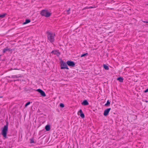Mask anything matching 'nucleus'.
I'll return each instance as SVG.
<instances>
[{
    "label": "nucleus",
    "mask_w": 148,
    "mask_h": 148,
    "mask_svg": "<svg viewBox=\"0 0 148 148\" xmlns=\"http://www.w3.org/2000/svg\"><path fill=\"white\" fill-rule=\"evenodd\" d=\"M110 102L109 100H108L107 101V103L105 104V106H110Z\"/></svg>",
    "instance_id": "2eb2a0df"
},
{
    "label": "nucleus",
    "mask_w": 148,
    "mask_h": 148,
    "mask_svg": "<svg viewBox=\"0 0 148 148\" xmlns=\"http://www.w3.org/2000/svg\"><path fill=\"white\" fill-rule=\"evenodd\" d=\"M88 55V53H85V54H82L81 55V57H83L84 56H87Z\"/></svg>",
    "instance_id": "dca6fc26"
},
{
    "label": "nucleus",
    "mask_w": 148,
    "mask_h": 148,
    "mask_svg": "<svg viewBox=\"0 0 148 148\" xmlns=\"http://www.w3.org/2000/svg\"><path fill=\"white\" fill-rule=\"evenodd\" d=\"M30 21L29 19H26L25 22L23 23V24L25 25L30 22Z\"/></svg>",
    "instance_id": "ddd939ff"
},
{
    "label": "nucleus",
    "mask_w": 148,
    "mask_h": 148,
    "mask_svg": "<svg viewBox=\"0 0 148 148\" xmlns=\"http://www.w3.org/2000/svg\"><path fill=\"white\" fill-rule=\"evenodd\" d=\"M5 15V14H0V18H3L4 17Z\"/></svg>",
    "instance_id": "a211bd4d"
},
{
    "label": "nucleus",
    "mask_w": 148,
    "mask_h": 148,
    "mask_svg": "<svg viewBox=\"0 0 148 148\" xmlns=\"http://www.w3.org/2000/svg\"><path fill=\"white\" fill-rule=\"evenodd\" d=\"M0 148H3L1 147H0Z\"/></svg>",
    "instance_id": "393cba45"
},
{
    "label": "nucleus",
    "mask_w": 148,
    "mask_h": 148,
    "mask_svg": "<svg viewBox=\"0 0 148 148\" xmlns=\"http://www.w3.org/2000/svg\"><path fill=\"white\" fill-rule=\"evenodd\" d=\"M41 15L45 17H49L51 15V13L47 10H42L40 12Z\"/></svg>",
    "instance_id": "f03ea898"
},
{
    "label": "nucleus",
    "mask_w": 148,
    "mask_h": 148,
    "mask_svg": "<svg viewBox=\"0 0 148 148\" xmlns=\"http://www.w3.org/2000/svg\"><path fill=\"white\" fill-rule=\"evenodd\" d=\"M77 114L78 115H80V116L82 118H84V115L83 113L82 110H80L77 112Z\"/></svg>",
    "instance_id": "0eeeda50"
},
{
    "label": "nucleus",
    "mask_w": 148,
    "mask_h": 148,
    "mask_svg": "<svg viewBox=\"0 0 148 148\" xmlns=\"http://www.w3.org/2000/svg\"><path fill=\"white\" fill-rule=\"evenodd\" d=\"M60 68L61 69H69V68L68 67L66 63L63 60H61L60 61Z\"/></svg>",
    "instance_id": "20e7f679"
},
{
    "label": "nucleus",
    "mask_w": 148,
    "mask_h": 148,
    "mask_svg": "<svg viewBox=\"0 0 148 148\" xmlns=\"http://www.w3.org/2000/svg\"><path fill=\"white\" fill-rule=\"evenodd\" d=\"M34 142V141L33 140H31V143H33Z\"/></svg>",
    "instance_id": "5701e85b"
},
{
    "label": "nucleus",
    "mask_w": 148,
    "mask_h": 148,
    "mask_svg": "<svg viewBox=\"0 0 148 148\" xmlns=\"http://www.w3.org/2000/svg\"><path fill=\"white\" fill-rule=\"evenodd\" d=\"M70 10V9H69V10H68L67 11V12H68V14H69V11Z\"/></svg>",
    "instance_id": "b1692460"
},
{
    "label": "nucleus",
    "mask_w": 148,
    "mask_h": 148,
    "mask_svg": "<svg viewBox=\"0 0 148 148\" xmlns=\"http://www.w3.org/2000/svg\"><path fill=\"white\" fill-rule=\"evenodd\" d=\"M117 80H118L120 82H122L123 81V77H120L117 78Z\"/></svg>",
    "instance_id": "f8f14e48"
},
{
    "label": "nucleus",
    "mask_w": 148,
    "mask_h": 148,
    "mask_svg": "<svg viewBox=\"0 0 148 148\" xmlns=\"http://www.w3.org/2000/svg\"><path fill=\"white\" fill-rule=\"evenodd\" d=\"M51 53L54 54L56 55L57 56H59L60 54V53L58 51L56 50L53 51Z\"/></svg>",
    "instance_id": "1a4fd4ad"
},
{
    "label": "nucleus",
    "mask_w": 148,
    "mask_h": 148,
    "mask_svg": "<svg viewBox=\"0 0 148 148\" xmlns=\"http://www.w3.org/2000/svg\"><path fill=\"white\" fill-rule=\"evenodd\" d=\"M82 104L85 106L87 105L88 104V103L86 100H85L82 102Z\"/></svg>",
    "instance_id": "9b49d317"
},
{
    "label": "nucleus",
    "mask_w": 148,
    "mask_h": 148,
    "mask_svg": "<svg viewBox=\"0 0 148 148\" xmlns=\"http://www.w3.org/2000/svg\"><path fill=\"white\" fill-rule=\"evenodd\" d=\"M103 66L104 68L106 70H108L109 69V68L108 66L106 65V64H104L103 65Z\"/></svg>",
    "instance_id": "4468645a"
},
{
    "label": "nucleus",
    "mask_w": 148,
    "mask_h": 148,
    "mask_svg": "<svg viewBox=\"0 0 148 148\" xmlns=\"http://www.w3.org/2000/svg\"><path fill=\"white\" fill-rule=\"evenodd\" d=\"M45 128L47 131H49L51 129L50 125H47L45 126Z\"/></svg>",
    "instance_id": "9d476101"
},
{
    "label": "nucleus",
    "mask_w": 148,
    "mask_h": 148,
    "mask_svg": "<svg viewBox=\"0 0 148 148\" xmlns=\"http://www.w3.org/2000/svg\"><path fill=\"white\" fill-rule=\"evenodd\" d=\"M30 102H29L27 103L25 105V107H27L28 105L30 104Z\"/></svg>",
    "instance_id": "6ab92c4d"
},
{
    "label": "nucleus",
    "mask_w": 148,
    "mask_h": 148,
    "mask_svg": "<svg viewBox=\"0 0 148 148\" xmlns=\"http://www.w3.org/2000/svg\"><path fill=\"white\" fill-rule=\"evenodd\" d=\"M36 91L39 92L42 96L44 97L46 96V94L45 92L42 90L39 89H37Z\"/></svg>",
    "instance_id": "423d86ee"
},
{
    "label": "nucleus",
    "mask_w": 148,
    "mask_h": 148,
    "mask_svg": "<svg viewBox=\"0 0 148 148\" xmlns=\"http://www.w3.org/2000/svg\"><path fill=\"white\" fill-rule=\"evenodd\" d=\"M148 92V88L145 91V92Z\"/></svg>",
    "instance_id": "412c9836"
},
{
    "label": "nucleus",
    "mask_w": 148,
    "mask_h": 148,
    "mask_svg": "<svg viewBox=\"0 0 148 148\" xmlns=\"http://www.w3.org/2000/svg\"><path fill=\"white\" fill-rule=\"evenodd\" d=\"M66 64L69 66L74 67L75 66V63L73 61H68L66 62Z\"/></svg>",
    "instance_id": "39448f33"
},
{
    "label": "nucleus",
    "mask_w": 148,
    "mask_h": 148,
    "mask_svg": "<svg viewBox=\"0 0 148 148\" xmlns=\"http://www.w3.org/2000/svg\"><path fill=\"white\" fill-rule=\"evenodd\" d=\"M95 7H96L94 6H90L88 8H95Z\"/></svg>",
    "instance_id": "aec40b11"
},
{
    "label": "nucleus",
    "mask_w": 148,
    "mask_h": 148,
    "mask_svg": "<svg viewBox=\"0 0 148 148\" xmlns=\"http://www.w3.org/2000/svg\"><path fill=\"white\" fill-rule=\"evenodd\" d=\"M47 38L48 40L51 43L53 42L55 40L54 36L55 34L51 32H48Z\"/></svg>",
    "instance_id": "f257e3e1"
},
{
    "label": "nucleus",
    "mask_w": 148,
    "mask_h": 148,
    "mask_svg": "<svg viewBox=\"0 0 148 148\" xmlns=\"http://www.w3.org/2000/svg\"><path fill=\"white\" fill-rule=\"evenodd\" d=\"M146 23H148V22H146Z\"/></svg>",
    "instance_id": "a878e982"
},
{
    "label": "nucleus",
    "mask_w": 148,
    "mask_h": 148,
    "mask_svg": "<svg viewBox=\"0 0 148 148\" xmlns=\"http://www.w3.org/2000/svg\"><path fill=\"white\" fill-rule=\"evenodd\" d=\"M110 109V108H109L105 110L103 113L104 115L105 116H107L108 114Z\"/></svg>",
    "instance_id": "6e6552de"
},
{
    "label": "nucleus",
    "mask_w": 148,
    "mask_h": 148,
    "mask_svg": "<svg viewBox=\"0 0 148 148\" xmlns=\"http://www.w3.org/2000/svg\"><path fill=\"white\" fill-rule=\"evenodd\" d=\"M7 50V49H5L3 50V52L4 53Z\"/></svg>",
    "instance_id": "4be33fe9"
},
{
    "label": "nucleus",
    "mask_w": 148,
    "mask_h": 148,
    "mask_svg": "<svg viewBox=\"0 0 148 148\" xmlns=\"http://www.w3.org/2000/svg\"><path fill=\"white\" fill-rule=\"evenodd\" d=\"M8 125H5L2 129L1 134L5 138H7V134L8 131Z\"/></svg>",
    "instance_id": "7ed1b4c3"
},
{
    "label": "nucleus",
    "mask_w": 148,
    "mask_h": 148,
    "mask_svg": "<svg viewBox=\"0 0 148 148\" xmlns=\"http://www.w3.org/2000/svg\"><path fill=\"white\" fill-rule=\"evenodd\" d=\"M60 106L62 108H63L64 107V105L63 103H61L60 105Z\"/></svg>",
    "instance_id": "f3484780"
}]
</instances>
